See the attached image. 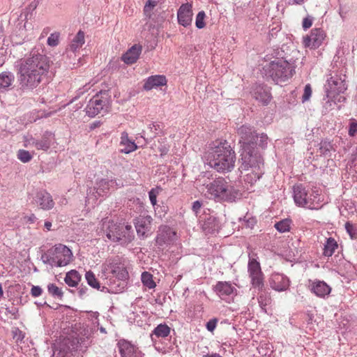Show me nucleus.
I'll return each mask as SVG.
<instances>
[{"label": "nucleus", "instance_id": "1a4fd4ad", "mask_svg": "<svg viewBox=\"0 0 357 357\" xmlns=\"http://www.w3.org/2000/svg\"><path fill=\"white\" fill-rule=\"evenodd\" d=\"M102 271L105 275L112 274L119 280L124 281L128 278V272L119 256L107 259L102 264Z\"/></svg>", "mask_w": 357, "mask_h": 357}, {"label": "nucleus", "instance_id": "5701e85b", "mask_svg": "<svg viewBox=\"0 0 357 357\" xmlns=\"http://www.w3.org/2000/svg\"><path fill=\"white\" fill-rule=\"evenodd\" d=\"M142 51V46L139 44H135L122 55L121 59L128 65L133 64L138 60Z\"/></svg>", "mask_w": 357, "mask_h": 357}, {"label": "nucleus", "instance_id": "c756f323", "mask_svg": "<svg viewBox=\"0 0 357 357\" xmlns=\"http://www.w3.org/2000/svg\"><path fill=\"white\" fill-rule=\"evenodd\" d=\"M14 80L13 73L8 71L0 73V93L8 91Z\"/></svg>", "mask_w": 357, "mask_h": 357}, {"label": "nucleus", "instance_id": "49530a36", "mask_svg": "<svg viewBox=\"0 0 357 357\" xmlns=\"http://www.w3.org/2000/svg\"><path fill=\"white\" fill-rule=\"evenodd\" d=\"M348 134L350 137H354L357 134V120L355 119H351Z\"/></svg>", "mask_w": 357, "mask_h": 357}, {"label": "nucleus", "instance_id": "6ab92c4d", "mask_svg": "<svg viewBox=\"0 0 357 357\" xmlns=\"http://www.w3.org/2000/svg\"><path fill=\"white\" fill-rule=\"evenodd\" d=\"M192 6L190 3H183L177 11V20L180 25L187 27L192 24Z\"/></svg>", "mask_w": 357, "mask_h": 357}, {"label": "nucleus", "instance_id": "f704fd0d", "mask_svg": "<svg viewBox=\"0 0 357 357\" xmlns=\"http://www.w3.org/2000/svg\"><path fill=\"white\" fill-rule=\"evenodd\" d=\"M220 229V223L216 218L210 217L204 224V229L208 233H214Z\"/></svg>", "mask_w": 357, "mask_h": 357}, {"label": "nucleus", "instance_id": "a211bd4d", "mask_svg": "<svg viewBox=\"0 0 357 357\" xmlns=\"http://www.w3.org/2000/svg\"><path fill=\"white\" fill-rule=\"evenodd\" d=\"M33 202L39 208L45 211L51 210L55 204L52 196L45 190L36 192Z\"/></svg>", "mask_w": 357, "mask_h": 357}, {"label": "nucleus", "instance_id": "4468645a", "mask_svg": "<svg viewBox=\"0 0 357 357\" xmlns=\"http://www.w3.org/2000/svg\"><path fill=\"white\" fill-rule=\"evenodd\" d=\"M240 137L239 143L242 144L243 149L250 148L254 146V140H258L259 136L251 126L243 125L238 129L237 132Z\"/></svg>", "mask_w": 357, "mask_h": 357}, {"label": "nucleus", "instance_id": "393cba45", "mask_svg": "<svg viewBox=\"0 0 357 357\" xmlns=\"http://www.w3.org/2000/svg\"><path fill=\"white\" fill-rule=\"evenodd\" d=\"M84 43V32L79 30L66 48V53L68 56H72L73 54H75V53L82 47Z\"/></svg>", "mask_w": 357, "mask_h": 357}, {"label": "nucleus", "instance_id": "37998d69", "mask_svg": "<svg viewBox=\"0 0 357 357\" xmlns=\"http://www.w3.org/2000/svg\"><path fill=\"white\" fill-rule=\"evenodd\" d=\"M17 158L24 163L29 162L33 158L29 151L24 149H20L17 151Z\"/></svg>", "mask_w": 357, "mask_h": 357}, {"label": "nucleus", "instance_id": "c9c22d12", "mask_svg": "<svg viewBox=\"0 0 357 357\" xmlns=\"http://www.w3.org/2000/svg\"><path fill=\"white\" fill-rule=\"evenodd\" d=\"M319 151L321 155L331 157V152L335 151V149L331 142L322 140L319 144Z\"/></svg>", "mask_w": 357, "mask_h": 357}, {"label": "nucleus", "instance_id": "3c124183", "mask_svg": "<svg viewBox=\"0 0 357 357\" xmlns=\"http://www.w3.org/2000/svg\"><path fill=\"white\" fill-rule=\"evenodd\" d=\"M312 96V88L310 84H307L305 86L304 93L302 96V101L305 102L307 101Z\"/></svg>", "mask_w": 357, "mask_h": 357}, {"label": "nucleus", "instance_id": "39448f33", "mask_svg": "<svg viewBox=\"0 0 357 357\" xmlns=\"http://www.w3.org/2000/svg\"><path fill=\"white\" fill-rule=\"evenodd\" d=\"M295 66L282 59L271 61L264 68V72L276 84L282 83L291 78L295 74Z\"/></svg>", "mask_w": 357, "mask_h": 357}, {"label": "nucleus", "instance_id": "f3484780", "mask_svg": "<svg viewBox=\"0 0 357 357\" xmlns=\"http://www.w3.org/2000/svg\"><path fill=\"white\" fill-rule=\"evenodd\" d=\"M326 37L324 31L319 28L311 30L310 34L304 38V45L311 49L318 48Z\"/></svg>", "mask_w": 357, "mask_h": 357}, {"label": "nucleus", "instance_id": "69168bd1", "mask_svg": "<svg viewBox=\"0 0 357 357\" xmlns=\"http://www.w3.org/2000/svg\"><path fill=\"white\" fill-rule=\"evenodd\" d=\"M203 357H222V356L218 354H211L204 355Z\"/></svg>", "mask_w": 357, "mask_h": 357}, {"label": "nucleus", "instance_id": "ddd939ff", "mask_svg": "<svg viewBox=\"0 0 357 357\" xmlns=\"http://www.w3.org/2000/svg\"><path fill=\"white\" fill-rule=\"evenodd\" d=\"M53 134L51 132L45 131L40 139L33 137H26L24 146L26 147H35L37 150L47 151L52 144Z\"/></svg>", "mask_w": 357, "mask_h": 357}, {"label": "nucleus", "instance_id": "79ce46f5", "mask_svg": "<svg viewBox=\"0 0 357 357\" xmlns=\"http://www.w3.org/2000/svg\"><path fill=\"white\" fill-rule=\"evenodd\" d=\"M206 13L204 10L199 11L195 19V26L197 29H203L206 26L205 23Z\"/></svg>", "mask_w": 357, "mask_h": 357}, {"label": "nucleus", "instance_id": "a18cd8bd", "mask_svg": "<svg viewBox=\"0 0 357 357\" xmlns=\"http://www.w3.org/2000/svg\"><path fill=\"white\" fill-rule=\"evenodd\" d=\"M149 128L151 132L153 133V136L151 138H154L159 133L160 131L162 130V125L160 123L153 122L149 126Z\"/></svg>", "mask_w": 357, "mask_h": 357}, {"label": "nucleus", "instance_id": "cd10ccee", "mask_svg": "<svg viewBox=\"0 0 357 357\" xmlns=\"http://www.w3.org/2000/svg\"><path fill=\"white\" fill-rule=\"evenodd\" d=\"M120 146L122 147L120 150L121 153H130L137 149L135 142L128 137L126 132H123L121 135Z\"/></svg>", "mask_w": 357, "mask_h": 357}, {"label": "nucleus", "instance_id": "dca6fc26", "mask_svg": "<svg viewBox=\"0 0 357 357\" xmlns=\"http://www.w3.org/2000/svg\"><path fill=\"white\" fill-rule=\"evenodd\" d=\"M153 218L151 215H139L134 220V224L137 236L140 238H145L151 231Z\"/></svg>", "mask_w": 357, "mask_h": 357}, {"label": "nucleus", "instance_id": "7ed1b4c3", "mask_svg": "<svg viewBox=\"0 0 357 357\" xmlns=\"http://www.w3.org/2000/svg\"><path fill=\"white\" fill-rule=\"evenodd\" d=\"M100 229L109 240L121 245L130 243L135 238L131 225L124 226L107 219L102 220Z\"/></svg>", "mask_w": 357, "mask_h": 357}, {"label": "nucleus", "instance_id": "f03ea898", "mask_svg": "<svg viewBox=\"0 0 357 357\" xmlns=\"http://www.w3.org/2000/svg\"><path fill=\"white\" fill-rule=\"evenodd\" d=\"M205 158L209 166L219 172L231 171L236 161L235 152L226 140L216 142L206 153Z\"/></svg>", "mask_w": 357, "mask_h": 357}, {"label": "nucleus", "instance_id": "20e7f679", "mask_svg": "<svg viewBox=\"0 0 357 357\" xmlns=\"http://www.w3.org/2000/svg\"><path fill=\"white\" fill-rule=\"evenodd\" d=\"M206 188L210 198L221 201L232 202L241 196L240 191L222 177H219L207 184Z\"/></svg>", "mask_w": 357, "mask_h": 357}, {"label": "nucleus", "instance_id": "e2e57ef3", "mask_svg": "<svg viewBox=\"0 0 357 357\" xmlns=\"http://www.w3.org/2000/svg\"><path fill=\"white\" fill-rule=\"evenodd\" d=\"M58 204L61 206L66 205L68 204V200L65 197H61L60 198V200L59 201Z\"/></svg>", "mask_w": 357, "mask_h": 357}, {"label": "nucleus", "instance_id": "f8f14e48", "mask_svg": "<svg viewBox=\"0 0 357 357\" xmlns=\"http://www.w3.org/2000/svg\"><path fill=\"white\" fill-rule=\"evenodd\" d=\"M253 256L254 255L249 257L248 271L249 277L251 279L252 287L258 289H261L264 287V274L261 271L259 262L253 257Z\"/></svg>", "mask_w": 357, "mask_h": 357}, {"label": "nucleus", "instance_id": "72a5a7b5", "mask_svg": "<svg viewBox=\"0 0 357 357\" xmlns=\"http://www.w3.org/2000/svg\"><path fill=\"white\" fill-rule=\"evenodd\" d=\"M250 172L244 176L245 183L253 185L264 174L263 169L255 170L250 169Z\"/></svg>", "mask_w": 357, "mask_h": 357}, {"label": "nucleus", "instance_id": "2f4dec72", "mask_svg": "<svg viewBox=\"0 0 357 357\" xmlns=\"http://www.w3.org/2000/svg\"><path fill=\"white\" fill-rule=\"evenodd\" d=\"M81 278V275L78 271L71 270L66 274L64 281L68 286L75 287L78 285Z\"/></svg>", "mask_w": 357, "mask_h": 357}, {"label": "nucleus", "instance_id": "338daca9", "mask_svg": "<svg viewBox=\"0 0 357 357\" xmlns=\"http://www.w3.org/2000/svg\"><path fill=\"white\" fill-rule=\"evenodd\" d=\"M45 227L47 229V230H50L51 229V227H52V223L49 221H46L45 222Z\"/></svg>", "mask_w": 357, "mask_h": 357}, {"label": "nucleus", "instance_id": "680f3d73", "mask_svg": "<svg viewBox=\"0 0 357 357\" xmlns=\"http://www.w3.org/2000/svg\"><path fill=\"white\" fill-rule=\"evenodd\" d=\"M14 337H16L17 340H22V339L24 338V335L22 334V331L17 329Z\"/></svg>", "mask_w": 357, "mask_h": 357}, {"label": "nucleus", "instance_id": "4d7b16f0", "mask_svg": "<svg viewBox=\"0 0 357 357\" xmlns=\"http://www.w3.org/2000/svg\"><path fill=\"white\" fill-rule=\"evenodd\" d=\"M66 351L61 349H55L53 351L52 357H66Z\"/></svg>", "mask_w": 357, "mask_h": 357}, {"label": "nucleus", "instance_id": "13d9d810", "mask_svg": "<svg viewBox=\"0 0 357 357\" xmlns=\"http://www.w3.org/2000/svg\"><path fill=\"white\" fill-rule=\"evenodd\" d=\"M87 291L88 288L86 287H81L77 289V294L80 298H83Z\"/></svg>", "mask_w": 357, "mask_h": 357}, {"label": "nucleus", "instance_id": "6e6552de", "mask_svg": "<svg viewBox=\"0 0 357 357\" xmlns=\"http://www.w3.org/2000/svg\"><path fill=\"white\" fill-rule=\"evenodd\" d=\"M110 98L108 91H100L88 102L85 108L86 114L90 117H94L98 114L103 116L110 107Z\"/></svg>", "mask_w": 357, "mask_h": 357}, {"label": "nucleus", "instance_id": "09e8293b", "mask_svg": "<svg viewBox=\"0 0 357 357\" xmlns=\"http://www.w3.org/2000/svg\"><path fill=\"white\" fill-rule=\"evenodd\" d=\"M157 5L156 1H152V0H148L146 3L144 8V14L149 17L151 15V10Z\"/></svg>", "mask_w": 357, "mask_h": 357}, {"label": "nucleus", "instance_id": "4c0bfd02", "mask_svg": "<svg viewBox=\"0 0 357 357\" xmlns=\"http://www.w3.org/2000/svg\"><path fill=\"white\" fill-rule=\"evenodd\" d=\"M141 280L143 284L149 289H153L155 287V283L153 280V275L149 272H143Z\"/></svg>", "mask_w": 357, "mask_h": 357}, {"label": "nucleus", "instance_id": "c03bdc74", "mask_svg": "<svg viewBox=\"0 0 357 357\" xmlns=\"http://www.w3.org/2000/svg\"><path fill=\"white\" fill-rule=\"evenodd\" d=\"M258 136H259L258 140L257 139H255V140H254V147H255L256 145H258L259 146L261 147L262 149H264L268 144V137L264 133L258 135Z\"/></svg>", "mask_w": 357, "mask_h": 357}, {"label": "nucleus", "instance_id": "ea45409f", "mask_svg": "<svg viewBox=\"0 0 357 357\" xmlns=\"http://www.w3.org/2000/svg\"><path fill=\"white\" fill-rule=\"evenodd\" d=\"M291 220L289 219H284L275 225V229L281 232L284 233L288 231L290 229Z\"/></svg>", "mask_w": 357, "mask_h": 357}, {"label": "nucleus", "instance_id": "7c9ffc66", "mask_svg": "<svg viewBox=\"0 0 357 357\" xmlns=\"http://www.w3.org/2000/svg\"><path fill=\"white\" fill-rule=\"evenodd\" d=\"M112 182V181H109L107 179L102 178L96 183V185L93 188V190L96 191V195H94L96 199L98 197H103L109 192L110 183Z\"/></svg>", "mask_w": 357, "mask_h": 357}, {"label": "nucleus", "instance_id": "864d4df0", "mask_svg": "<svg viewBox=\"0 0 357 357\" xmlns=\"http://www.w3.org/2000/svg\"><path fill=\"white\" fill-rule=\"evenodd\" d=\"M202 206V202L197 200L192 203V210L197 216L200 213V211Z\"/></svg>", "mask_w": 357, "mask_h": 357}, {"label": "nucleus", "instance_id": "a19ab883", "mask_svg": "<svg viewBox=\"0 0 357 357\" xmlns=\"http://www.w3.org/2000/svg\"><path fill=\"white\" fill-rule=\"evenodd\" d=\"M345 229L351 239L357 238V227L355 225L348 221L345 223Z\"/></svg>", "mask_w": 357, "mask_h": 357}, {"label": "nucleus", "instance_id": "4be33fe9", "mask_svg": "<svg viewBox=\"0 0 357 357\" xmlns=\"http://www.w3.org/2000/svg\"><path fill=\"white\" fill-rule=\"evenodd\" d=\"M309 287L310 291L317 297L323 298L328 296L331 291V287L325 282L321 280L312 282L310 284Z\"/></svg>", "mask_w": 357, "mask_h": 357}, {"label": "nucleus", "instance_id": "e433bc0d", "mask_svg": "<svg viewBox=\"0 0 357 357\" xmlns=\"http://www.w3.org/2000/svg\"><path fill=\"white\" fill-rule=\"evenodd\" d=\"M85 278L89 286L98 290L100 289V284L91 271L86 272Z\"/></svg>", "mask_w": 357, "mask_h": 357}, {"label": "nucleus", "instance_id": "aec40b11", "mask_svg": "<svg viewBox=\"0 0 357 357\" xmlns=\"http://www.w3.org/2000/svg\"><path fill=\"white\" fill-rule=\"evenodd\" d=\"M117 344L121 357H143L141 351L126 340H120Z\"/></svg>", "mask_w": 357, "mask_h": 357}, {"label": "nucleus", "instance_id": "9d476101", "mask_svg": "<svg viewBox=\"0 0 357 357\" xmlns=\"http://www.w3.org/2000/svg\"><path fill=\"white\" fill-rule=\"evenodd\" d=\"M242 164L240 169L249 171L250 169H262L264 160L260 153L255 149V147L243 149L241 153Z\"/></svg>", "mask_w": 357, "mask_h": 357}, {"label": "nucleus", "instance_id": "2eb2a0df", "mask_svg": "<svg viewBox=\"0 0 357 357\" xmlns=\"http://www.w3.org/2000/svg\"><path fill=\"white\" fill-rule=\"evenodd\" d=\"M177 239V234L172 228L167 225L159 227L155 238L158 246L173 243Z\"/></svg>", "mask_w": 357, "mask_h": 357}, {"label": "nucleus", "instance_id": "de8ad7c7", "mask_svg": "<svg viewBox=\"0 0 357 357\" xmlns=\"http://www.w3.org/2000/svg\"><path fill=\"white\" fill-rule=\"evenodd\" d=\"M59 35L57 33H53L47 38V44L51 47H55L59 44Z\"/></svg>", "mask_w": 357, "mask_h": 357}, {"label": "nucleus", "instance_id": "a878e982", "mask_svg": "<svg viewBox=\"0 0 357 357\" xmlns=\"http://www.w3.org/2000/svg\"><path fill=\"white\" fill-rule=\"evenodd\" d=\"M166 84L167 79L165 75H151L144 80L143 89L145 91H150L154 88L165 86Z\"/></svg>", "mask_w": 357, "mask_h": 357}, {"label": "nucleus", "instance_id": "5fc2aeb1", "mask_svg": "<svg viewBox=\"0 0 357 357\" xmlns=\"http://www.w3.org/2000/svg\"><path fill=\"white\" fill-rule=\"evenodd\" d=\"M43 293V289L39 286H33L31 289V294L33 297H38Z\"/></svg>", "mask_w": 357, "mask_h": 357}, {"label": "nucleus", "instance_id": "0e129e2a", "mask_svg": "<svg viewBox=\"0 0 357 357\" xmlns=\"http://www.w3.org/2000/svg\"><path fill=\"white\" fill-rule=\"evenodd\" d=\"M354 155H355V158L354 159V167L356 169V172H357V147H356V152L354 153Z\"/></svg>", "mask_w": 357, "mask_h": 357}, {"label": "nucleus", "instance_id": "bb28decb", "mask_svg": "<svg viewBox=\"0 0 357 357\" xmlns=\"http://www.w3.org/2000/svg\"><path fill=\"white\" fill-rule=\"evenodd\" d=\"M215 291L222 298L234 294L236 289L229 282H218L214 287Z\"/></svg>", "mask_w": 357, "mask_h": 357}, {"label": "nucleus", "instance_id": "8fccbe9b", "mask_svg": "<svg viewBox=\"0 0 357 357\" xmlns=\"http://www.w3.org/2000/svg\"><path fill=\"white\" fill-rule=\"evenodd\" d=\"M218 318H213L211 319L208 321L206 324V329L210 331L211 333H213L214 330L215 329L217 324L218 323Z\"/></svg>", "mask_w": 357, "mask_h": 357}, {"label": "nucleus", "instance_id": "6e6d98bb", "mask_svg": "<svg viewBox=\"0 0 357 357\" xmlns=\"http://www.w3.org/2000/svg\"><path fill=\"white\" fill-rule=\"evenodd\" d=\"M312 25V17L307 16L303 19L302 26L305 30L311 27Z\"/></svg>", "mask_w": 357, "mask_h": 357}, {"label": "nucleus", "instance_id": "c85d7f7f", "mask_svg": "<svg viewBox=\"0 0 357 357\" xmlns=\"http://www.w3.org/2000/svg\"><path fill=\"white\" fill-rule=\"evenodd\" d=\"M171 328L165 324H160L158 325L152 331L151 335V340L156 347V338H165L169 336Z\"/></svg>", "mask_w": 357, "mask_h": 357}, {"label": "nucleus", "instance_id": "423d86ee", "mask_svg": "<svg viewBox=\"0 0 357 357\" xmlns=\"http://www.w3.org/2000/svg\"><path fill=\"white\" fill-rule=\"evenodd\" d=\"M73 255L70 248L63 244H56L41 255V260L51 267L66 266L73 260Z\"/></svg>", "mask_w": 357, "mask_h": 357}, {"label": "nucleus", "instance_id": "774afa93", "mask_svg": "<svg viewBox=\"0 0 357 357\" xmlns=\"http://www.w3.org/2000/svg\"><path fill=\"white\" fill-rule=\"evenodd\" d=\"M305 0H293L294 4L301 5L304 3Z\"/></svg>", "mask_w": 357, "mask_h": 357}, {"label": "nucleus", "instance_id": "052dcab7", "mask_svg": "<svg viewBox=\"0 0 357 357\" xmlns=\"http://www.w3.org/2000/svg\"><path fill=\"white\" fill-rule=\"evenodd\" d=\"M91 88V86L89 85V84H85L82 89H79L78 91H77V93L79 96H80L81 94H83L84 93H85L86 91H87L89 89Z\"/></svg>", "mask_w": 357, "mask_h": 357}, {"label": "nucleus", "instance_id": "58836bf2", "mask_svg": "<svg viewBox=\"0 0 357 357\" xmlns=\"http://www.w3.org/2000/svg\"><path fill=\"white\" fill-rule=\"evenodd\" d=\"M47 290L50 295H52L54 298H58L61 299L63 296V293L61 288L58 287L54 284H49L47 285Z\"/></svg>", "mask_w": 357, "mask_h": 357}, {"label": "nucleus", "instance_id": "f257e3e1", "mask_svg": "<svg viewBox=\"0 0 357 357\" xmlns=\"http://www.w3.org/2000/svg\"><path fill=\"white\" fill-rule=\"evenodd\" d=\"M50 61L47 56L32 50L29 55L20 61L19 81L23 89H33L47 79Z\"/></svg>", "mask_w": 357, "mask_h": 357}, {"label": "nucleus", "instance_id": "603ef678", "mask_svg": "<svg viewBox=\"0 0 357 357\" xmlns=\"http://www.w3.org/2000/svg\"><path fill=\"white\" fill-rule=\"evenodd\" d=\"M158 194V190L153 188L149 192V199L151 204L154 206L157 202V196Z\"/></svg>", "mask_w": 357, "mask_h": 357}, {"label": "nucleus", "instance_id": "b1692460", "mask_svg": "<svg viewBox=\"0 0 357 357\" xmlns=\"http://www.w3.org/2000/svg\"><path fill=\"white\" fill-rule=\"evenodd\" d=\"M252 96L264 105H268L271 96L266 87L262 85H255L251 91Z\"/></svg>", "mask_w": 357, "mask_h": 357}, {"label": "nucleus", "instance_id": "412c9836", "mask_svg": "<svg viewBox=\"0 0 357 357\" xmlns=\"http://www.w3.org/2000/svg\"><path fill=\"white\" fill-rule=\"evenodd\" d=\"M269 283L271 287L274 290L283 291L289 288L290 281L289 279L284 274L274 273L270 278Z\"/></svg>", "mask_w": 357, "mask_h": 357}, {"label": "nucleus", "instance_id": "bf43d9fd", "mask_svg": "<svg viewBox=\"0 0 357 357\" xmlns=\"http://www.w3.org/2000/svg\"><path fill=\"white\" fill-rule=\"evenodd\" d=\"M6 314H10L13 316V317L14 319H17V310L15 307H12L11 309L10 308H6Z\"/></svg>", "mask_w": 357, "mask_h": 357}, {"label": "nucleus", "instance_id": "9b49d317", "mask_svg": "<svg viewBox=\"0 0 357 357\" xmlns=\"http://www.w3.org/2000/svg\"><path fill=\"white\" fill-rule=\"evenodd\" d=\"M345 75L335 74L331 75L327 80L326 86V94L328 98H334L335 95L344 93L347 89Z\"/></svg>", "mask_w": 357, "mask_h": 357}, {"label": "nucleus", "instance_id": "473e14b6", "mask_svg": "<svg viewBox=\"0 0 357 357\" xmlns=\"http://www.w3.org/2000/svg\"><path fill=\"white\" fill-rule=\"evenodd\" d=\"M337 247V243L333 238L329 237L326 238V243H324V255L325 257L332 256Z\"/></svg>", "mask_w": 357, "mask_h": 357}, {"label": "nucleus", "instance_id": "0eeeda50", "mask_svg": "<svg viewBox=\"0 0 357 357\" xmlns=\"http://www.w3.org/2000/svg\"><path fill=\"white\" fill-rule=\"evenodd\" d=\"M294 199L296 205L309 209L321 208V197L318 190L306 189L303 185L294 187Z\"/></svg>", "mask_w": 357, "mask_h": 357}]
</instances>
